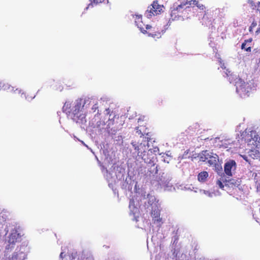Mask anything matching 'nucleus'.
Returning <instances> with one entry per match:
<instances>
[{
  "mask_svg": "<svg viewBox=\"0 0 260 260\" xmlns=\"http://www.w3.org/2000/svg\"><path fill=\"white\" fill-rule=\"evenodd\" d=\"M260 33V19L259 21V25H258V28L257 29V30L255 31V34L256 35H258Z\"/></svg>",
  "mask_w": 260,
  "mask_h": 260,
  "instance_id": "23",
  "label": "nucleus"
},
{
  "mask_svg": "<svg viewBox=\"0 0 260 260\" xmlns=\"http://www.w3.org/2000/svg\"><path fill=\"white\" fill-rule=\"evenodd\" d=\"M218 155L216 154H210L207 151H203L200 156V159L203 161L208 160V163L210 165H215L218 160Z\"/></svg>",
  "mask_w": 260,
  "mask_h": 260,
  "instance_id": "5",
  "label": "nucleus"
},
{
  "mask_svg": "<svg viewBox=\"0 0 260 260\" xmlns=\"http://www.w3.org/2000/svg\"><path fill=\"white\" fill-rule=\"evenodd\" d=\"M252 41L251 38L249 39L248 40H245L244 42L242 44L241 48L242 49H244L245 51L247 52H250L251 50V48L250 46L247 47L246 43H251Z\"/></svg>",
  "mask_w": 260,
  "mask_h": 260,
  "instance_id": "16",
  "label": "nucleus"
},
{
  "mask_svg": "<svg viewBox=\"0 0 260 260\" xmlns=\"http://www.w3.org/2000/svg\"><path fill=\"white\" fill-rule=\"evenodd\" d=\"M223 182L226 186L233 188L238 187L240 185L241 181L238 179H231L229 180H223Z\"/></svg>",
  "mask_w": 260,
  "mask_h": 260,
  "instance_id": "10",
  "label": "nucleus"
},
{
  "mask_svg": "<svg viewBox=\"0 0 260 260\" xmlns=\"http://www.w3.org/2000/svg\"><path fill=\"white\" fill-rule=\"evenodd\" d=\"M196 6H197L199 10L202 11H203L206 9L205 5H204L202 4L199 3V1L198 2L197 5H196Z\"/></svg>",
  "mask_w": 260,
  "mask_h": 260,
  "instance_id": "20",
  "label": "nucleus"
},
{
  "mask_svg": "<svg viewBox=\"0 0 260 260\" xmlns=\"http://www.w3.org/2000/svg\"><path fill=\"white\" fill-rule=\"evenodd\" d=\"M105 0H90V3L88 4V6L86 8L87 10L90 7H92L94 5H96L98 4L102 3Z\"/></svg>",
  "mask_w": 260,
  "mask_h": 260,
  "instance_id": "17",
  "label": "nucleus"
},
{
  "mask_svg": "<svg viewBox=\"0 0 260 260\" xmlns=\"http://www.w3.org/2000/svg\"><path fill=\"white\" fill-rule=\"evenodd\" d=\"M216 185H217L221 189H223L224 188V185L223 184L222 181L219 180H218L216 181Z\"/></svg>",
  "mask_w": 260,
  "mask_h": 260,
  "instance_id": "21",
  "label": "nucleus"
},
{
  "mask_svg": "<svg viewBox=\"0 0 260 260\" xmlns=\"http://www.w3.org/2000/svg\"><path fill=\"white\" fill-rule=\"evenodd\" d=\"M155 170H156V171H155V173H157V167H156V168H155Z\"/></svg>",
  "mask_w": 260,
  "mask_h": 260,
  "instance_id": "30",
  "label": "nucleus"
},
{
  "mask_svg": "<svg viewBox=\"0 0 260 260\" xmlns=\"http://www.w3.org/2000/svg\"><path fill=\"white\" fill-rule=\"evenodd\" d=\"M151 150H152V152H153V153H158L159 152V148L157 146H155V147H154L152 149H151Z\"/></svg>",
  "mask_w": 260,
  "mask_h": 260,
  "instance_id": "22",
  "label": "nucleus"
},
{
  "mask_svg": "<svg viewBox=\"0 0 260 260\" xmlns=\"http://www.w3.org/2000/svg\"><path fill=\"white\" fill-rule=\"evenodd\" d=\"M63 252H61V253L60 254V257L61 258H63Z\"/></svg>",
  "mask_w": 260,
  "mask_h": 260,
  "instance_id": "28",
  "label": "nucleus"
},
{
  "mask_svg": "<svg viewBox=\"0 0 260 260\" xmlns=\"http://www.w3.org/2000/svg\"><path fill=\"white\" fill-rule=\"evenodd\" d=\"M96 104H95V105H94V107H93V109H94V108L96 109V108H97V107H96Z\"/></svg>",
  "mask_w": 260,
  "mask_h": 260,
  "instance_id": "29",
  "label": "nucleus"
},
{
  "mask_svg": "<svg viewBox=\"0 0 260 260\" xmlns=\"http://www.w3.org/2000/svg\"><path fill=\"white\" fill-rule=\"evenodd\" d=\"M236 167V162L232 160L226 162L224 165V170L226 175L232 176V170H235Z\"/></svg>",
  "mask_w": 260,
  "mask_h": 260,
  "instance_id": "8",
  "label": "nucleus"
},
{
  "mask_svg": "<svg viewBox=\"0 0 260 260\" xmlns=\"http://www.w3.org/2000/svg\"><path fill=\"white\" fill-rule=\"evenodd\" d=\"M147 128L143 125H139L136 128V133L140 136L141 140L133 141L131 143L139 156L151 166H154L155 163L153 157H151L148 152H152L151 148H149L148 142L150 140L149 133L146 132Z\"/></svg>",
  "mask_w": 260,
  "mask_h": 260,
  "instance_id": "1",
  "label": "nucleus"
},
{
  "mask_svg": "<svg viewBox=\"0 0 260 260\" xmlns=\"http://www.w3.org/2000/svg\"><path fill=\"white\" fill-rule=\"evenodd\" d=\"M257 10L259 11V13H260V2H258V8H257Z\"/></svg>",
  "mask_w": 260,
  "mask_h": 260,
  "instance_id": "27",
  "label": "nucleus"
},
{
  "mask_svg": "<svg viewBox=\"0 0 260 260\" xmlns=\"http://www.w3.org/2000/svg\"><path fill=\"white\" fill-rule=\"evenodd\" d=\"M208 173L206 171H203L200 173L198 175V179L200 182H205L208 177Z\"/></svg>",
  "mask_w": 260,
  "mask_h": 260,
  "instance_id": "14",
  "label": "nucleus"
},
{
  "mask_svg": "<svg viewBox=\"0 0 260 260\" xmlns=\"http://www.w3.org/2000/svg\"><path fill=\"white\" fill-rule=\"evenodd\" d=\"M147 32L145 34H148L149 36H151L153 38H158L160 37V32L159 31L155 30V28H152L151 26V28L149 29H146Z\"/></svg>",
  "mask_w": 260,
  "mask_h": 260,
  "instance_id": "13",
  "label": "nucleus"
},
{
  "mask_svg": "<svg viewBox=\"0 0 260 260\" xmlns=\"http://www.w3.org/2000/svg\"><path fill=\"white\" fill-rule=\"evenodd\" d=\"M164 7L162 5H159L157 1L153 2L152 4L148 7L145 12L146 16L150 18L153 16L161 14L163 12Z\"/></svg>",
  "mask_w": 260,
  "mask_h": 260,
  "instance_id": "4",
  "label": "nucleus"
},
{
  "mask_svg": "<svg viewBox=\"0 0 260 260\" xmlns=\"http://www.w3.org/2000/svg\"><path fill=\"white\" fill-rule=\"evenodd\" d=\"M152 218V222L154 224H157V226L159 228L163 223L162 219L160 217V210L156 206L150 212Z\"/></svg>",
  "mask_w": 260,
  "mask_h": 260,
  "instance_id": "6",
  "label": "nucleus"
},
{
  "mask_svg": "<svg viewBox=\"0 0 260 260\" xmlns=\"http://www.w3.org/2000/svg\"><path fill=\"white\" fill-rule=\"evenodd\" d=\"M245 141L247 143L249 148H260V137L254 131H251L250 134H247Z\"/></svg>",
  "mask_w": 260,
  "mask_h": 260,
  "instance_id": "3",
  "label": "nucleus"
},
{
  "mask_svg": "<svg viewBox=\"0 0 260 260\" xmlns=\"http://www.w3.org/2000/svg\"><path fill=\"white\" fill-rule=\"evenodd\" d=\"M241 156L245 160H246L247 162L249 161V160L248 159V157L246 155H241Z\"/></svg>",
  "mask_w": 260,
  "mask_h": 260,
  "instance_id": "24",
  "label": "nucleus"
},
{
  "mask_svg": "<svg viewBox=\"0 0 260 260\" xmlns=\"http://www.w3.org/2000/svg\"><path fill=\"white\" fill-rule=\"evenodd\" d=\"M145 116H143V117H141L139 118L138 119V122H141V121H144L145 120V119H145Z\"/></svg>",
  "mask_w": 260,
  "mask_h": 260,
  "instance_id": "25",
  "label": "nucleus"
},
{
  "mask_svg": "<svg viewBox=\"0 0 260 260\" xmlns=\"http://www.w3.org/2000/svg\"><path fill=\"white\" fill-rule=\"evenodd\" d=\"M257 25V23L256 21H253L251 25L249 26V31L250 32V33H253V28H254L255 27H256Z\"/></svg>",
  "mask_w": 260,
  "mask_h": 260,
  "instance_id": "19",
  "label": "nucleus"
},
{
  "mask_svg": "<svg viewBox=\"0 0 260 260\" xmlns=\"http://www.w3.org/2000/svg\"><path fill=\"white\" fill-rule=\"evenodd\" d=\"M247 2L248 4L251 5L252 6L254 4V2L252 0H248Z\"/></svg>",
  "mask_w": 260,
  "mask_h": 260,
  "instance_id": "26",
  "label": "nucleus"
},
{
  "mask_svg": "<svg viewBox=\"0 0 260 260\" xmlns=\"http://www.w3.org/2000/svg\"><path fill=\"white\" fill-rule=\"evenodd\" d=\"M89 101V99H78L74 103L66 102L62 107V111L66 113L74 121L78 122L81 116L80 112L84 105Z\"/></svg>",
  "mask_w": 260,
  "mask_h": 260,
  "instance_id": "2",
  "label": "nucleus"
},
{
  "mask_svg": "<svg viewBox=\"0 0 260 260\" xmlns=\"http://www.w3.org/2000/svg\"><path fill=\"white\" fill-rule=\"evenodd\" d=\"M183 8V6L181 3L176 8L172 9L171 12V16L172 19L174 20L181 17V12L180 11L182 10Z\"/></svg>",
  "mask_w": 260,
  "mask_h": 260,
  "instance_id": "9",
  "label": "nucleus"
},
{
  "mask_svg": "<svg viewBox=\"0 0 260 260\" xmlns=\"http://www.w3.org/2000/svg\"><path fill=\"white\" fill-rule=\"evenodd\" d=\"M236 90L237 92H240V91H246V83L244 81H242L241 79H238V81L236 82Z\"/></svg>",
  "mask_w": 260,
  "mask_h": 260,
  "instance_id": "11",
  "label": "nucleus"
},
{
  "mask_svg": "<svg viewBox=\"0 0 260 260\" xmlns=\"http://www.w3.org/2000/svg\"><path fill=\"white\" fill-rule=\"evenodd\" d=\"M198 1L197 0H190L188 2H182L181 4L183 5V6H185L187 4H189L190 6H196L198 4Z\"/></svg>",
  "mask_w": 260,
  "mask_h": 260,
  "instance_id": "18",
  "label": "nucleus"
},
{
  "mask_svg": "<svg viewBox=\"0 0 260 260\" xmlns=\"http://www.w3.org/2000/svg\"><path fill=\"white\" fill-rule=\"evenodd\" d=\"M135 23L140 30L143 33L147 32L146 29L151 28V26L148 24H145L142 21V16L141 15H136L135 18Z\"/></svg>",
  "mask_w": 260,
  "mask_h": 260,
  "instance_id": "7",
  "label": "nucleus"
},
{
  "mask_svg": "<svg viewBox=\"0 0 260 260\" xmlns=\"http://www.w3.org/2000/svg\"><path fill=\"white\" fill-rule=\"evenodd\" d=\"M17 236L16 233H12L10 235L8 240V242L9 243V246L11 244L14 245L16 243L17 239Z\"/></svg>",
  "mask_w": 260,
  "mask_h": 260,
  "instance_id": "15",
  "label": "nucleus"
},
{
  "mask_svg": "<svg viewBox=\"0 0 260 260\" xmlns=\"http://www.w3.org/2000/svg\"><path fill=\"white\" fill-rule=\"evenodd\" d=\"M188 2V0H183L182 2Z\"/></svg>",
  "mask_w": 260,
  "mask_h": 260,
  "instance_id": "31",
  "label": "nucleus"
},
{
  "mask_svg": "<svg viewBox=\"0 0 260 260\" xmlns=\"http://www.w3.org/2000/svg\"><path fill=\"white\" fill-rule=\"evenodd\" d=\"M258 148L250 149L249 148L248 155L253 159L257 158L260 156V152Z\"/></svg>",
  "mask_w": 260,
  "mask_h": 260,
  "instance_id": "12",
  "label": "nucleus"
}]
</instances>
